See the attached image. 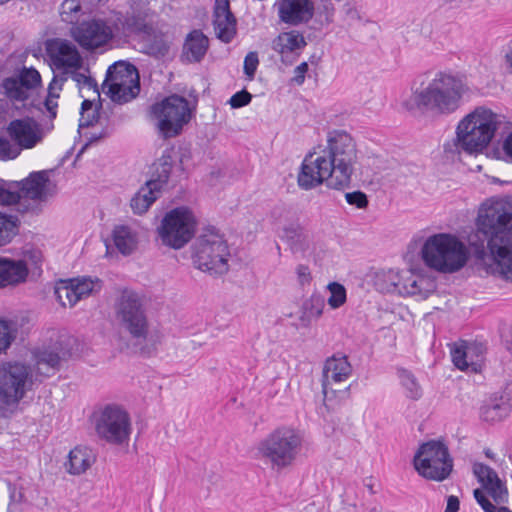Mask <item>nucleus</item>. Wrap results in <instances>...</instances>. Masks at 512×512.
Segmentation results:
<instances>
[{
	"mask_svg": "<svg viewBox=\"0 0 512 512\" xmlns=\"http://www.w3.org/2000/svg\"><path fill=\"white\" fill-rule=\"evenodd\" d=\"M103 89H107V95L114 102L126 103L131 101L140 92L138 70L128 62H115L107 70Z\"/></svg>",
	"mask_w": 512,
	"mask_h": 512,
	"instance_id": "nucleus-11",
	"label": "nucleus"
},
{
	"mask_svg": "<svg viewBox=\"0 0 512 512\" xmlns=\"http://www.w3.org/2000/svg\"><path fill=\"white\" fill-rule=\"evenodd\" d=\"M41 76L34 68H23L19 75L5 78L1 84L4 93L15 105L30 98L40 84Z\"/></svg>",
	"mask_w": 512,
	"mask_h": 512,
	"instance_id": "nucleus-19",
	"label": "nucleus"
},
{
	"mask_svg": "<svg viewBox=\"0 0 512 512\" xmlns=\"http://www.w3.org/2000/svg\"><path fill=\"white\" fill-rule=\"evenodd\" d=\"M79 94L83 99H93V101H98L100 99V92L97 82L90 77L86 81L85 85L80 86Z\"/></svg>",
	"mask_w": 512,
	"mask_h": 512,
	"instance_id": "nucleus-53",
	"label": "nucleus"
},
{
	"mask_svg": "<svg viewBox=\"0 0 512 512\" xmlns=\"http://www.w3.org/2000/svg\"><path fill=\"white\" fill-rule=\"evenodd\" d=\"M213 26L218 39L229 43L236 35L237 22L229 6V0H215Z\"/></svg>",
	"mask_w": 512,
	"mask_h": 512,
	"instance_id": "nucleus-27",
	"label": "nucleus"
},
{
	"mask_svg": "<svg viewBox=\"0 0 512 512\" xmlns=\"http://www.w3.org/2000/svg\"><path fill=\"white\" fill-rule=\"evenodd\" d=\"M46 52L53 70L65 73L82 68V56L78 48L69 40L59 38L48 40Z\"/></svg>",
	"mask_w": 512,
	"mask_h": 512,
	"instance_id": "nucleus-18",
	"label": "nucleus"
},
{
	"mask_svg": "<svg viewBox=\"0 0 512 512\" xmlns=\"http://www.w3.org/2000/svg\"><path fill=\"white\" fill-rule=\"evenodd\" d=\"M345 198L350 205H354L360 209L365 208L368 205L367 196L361 191L346 193Z\"/></svg>",
	"mask_w": 512,
	"mask_h": 512,
	"instance_id": "nucleus-55",
	"label": "nucleus"
},
{
	"mask_svg": "<svg viewBox=\"0 0 512 512\" xmlns=\"http://www.w3.org/2000/svg\"><path fill=\"white\" fill-rule=\"evenodd\" d=\"M511 411L510 396L497 391L485 398L480 407V418L487 423H497L508 417Z\"/></svg>",
	"mask_w": 512,
	"mask_h": 512,
	"instance_id": "nucleus-28",
	"label": "nucleus"
},
{
	"mask_svg": "<svg viewBox=\"0 0 512 512\" xmlns=\"http://www.w3.org/2000/svg\"><path fill=\"white\" fill-rule=\"evenodd\" d=\"M470 247L489 273L512 280V197H493L480 206Z\"/></svg>",
	"mask_w": 512,
	"mask_h": 512,
	"instance_id": "nucleus-1",
	"label": "nucleus"
},
{
	"mask_svg": "<svg viewBox=\"0 0 512 512\" xmlns=\"http://www.w3.org/2000/svg\"><path fill=\"white\" fill-rule=\"evenodd\" d=\"M505 154L512 159V132L507 136L503 143Z\"/></svg>",
	"mask_w": 512,
	"mask_h": 512,
	"instance_id": "nucleus-62",
	"label": "nucleus"
},
{
	"mask_svg": "<svg viewBox=\"0 0 512 512\" xmlns=\"http://www.w3.org/2000/svg\"><path fill=\"white\" fill-rule=\"evenodd\" d=\"M402 108L414 117L436 121L448 113V71L432 69L417 76Z\"/></svg>",
	"mask_w": 512,
	"mask_h": 512,
	"instance_id": "nucleus-3",
	"label": "nucleus"
},
{
	"mask_svg": "<svg viewBox=\"0 0 512 512\" xmlns=\"http://www.w3.org/2000/svg\"><path fill=\"white\" fill-rule=\"evenodd\" d=\"M6 131L20 152L36 147L43 139L41 125L30 117L10 121Z\"/></svg>",
	"mask_w": 512,
	"mask_h": 512,
	"instance_id": "nucleus-21",
	"label": "nucleus"
},
{
	"mask_svg": "<svg viewBox=\"0 0 512 512\" xmlns=\"http://www.w3.org/2000/svg\"><path fill=\"white\" fill-rule=\"evenodd\" d=\"M191 114L188 100L179 95L168 96L150 107V118L163 138L179 135Z\"/></svg>",
	"mask_w": 512,
	"mask_h": 512,
	"instance_id": "nucleus-7",
	"label": "nucleus"
},
{
	"mask_svg": "<svg viewBox=\"0 0 512 512\" xmlns=\"http://www.w3.org/2000/svg\"><path fill=\"white\" fill-rule=\"evenodd\" d=\"M160 192L147 182L135 193L130 200V207L134 214L142 215L159 197Z\"/></svg>",
	"mask_w": 512,
	"mask_h": 512,
	"instance_id": "nucleus-39",
	"label": "nucleus"
},
{
	"mask_svg": "<svg viewBox=\"0 0 512 512\" xmlns=\"http://www.w3.org/2000/svg\"><path fill=\"white\" fill-rule=\"evenodd\" d=\"M397 374L401 385L406 390L407 396L412 399H418L422 394V390L413 373L404 368H399Z\"/></svg>",
	"mask_w": 512,
	"mask_h": 512,
	"instance_id": "nucleus-43",
	"label": "nucleus"
},
{
	"mask_svg": "<svg viewBox=\"0 0 512 512\" xmlns=\"http://www.w3.org/2000/svg\"><path fill=\"white\" fill-rule=\"evenodd\" d=\"M355 160L352 137L344 131H333L325 146L320 145L305 156L297 177L298 185L310 190L326 182L331 188H343L350 183Z\"/></svg>",
	"mask_w": 512,
	"mask_h": 512,
	"instance_id": "nucleus-2",
	"label": "nucleus"
},
{
	"mask_svg": "<svg viewBox=\"0 0 512 512\" xmlns=\"http://www.w3.org/2000/svg\"><path fill=\"white\" fill-rule=\"evenodd\" d=\"M500 123V115L488 108L477 107L458 124L457 139L466 151H480L490 143Z\"/></svg>",
	"mask_w": 512,
	"mask_h": 512,
	"instance_id": "nucleus-5",
	"label": "nucleus"
},
{
	"mask_svg": "<svg viewBox=\"0 0 512 512\" xmlns=\"http://www.w3.org/2000/svg\"><path fill=\"white\" fill-rule=\"evenodd\" d=\"M405 279V270L382 269L374 274V286L383 293H396L402 295V286Z\"/></svg>",
	"mask_w": 512,
	"mask_h": 512,
	"instance_id": "nucleus-32",
	"label": "nucleus"
},
{
	"mask_svg": "<svg viewBox=\"0 0 512 512\" xmlns=\"http://www.w3.org/2000/svg\"><path fill=\"white\" fill-rule=\"evenodd\" d=\"M412 243L421 245L419 256L425 266L440 273L448 272V233H437L426 238L416 236Z\"/></svg>",
	"mask_w": 512,
	"mask_h": 512,
	"instance_id": "nucleus-16",
	"label": "nucleus"
},
{
	"mask_svg": "<svg viewBox=\"0 0 512 512\" xmlns=\"http://www.w3.org/2000/svg\"><path fill=\"white\" fill-rule=\"evenodd\" d=\"M112 240L116 249L123 255L132 254L138 246L137 231L129 225H117L112 232Z\"/></svg>",
	"mask_w": 512,
	"mask_h": 512,
	"instance_id": "nucleus-34",
	"label": "nucleus"
},
{
	"mask_svg": "<svg viewBox=\"0 0 512 512\" xmlns=\"http://www.w3.org/2000/svg\"><path fill=\"white\" fill-rule=\"evenodd\" d=\"M459 510V500L455 496H450V512H457Z\"/></svg>",
	"mask_w": 512,
	"mask_h": 512,
	"instance_id": "nucleus-64",
	"label": "nucleus"
},
{
	"mask_svg": "<svg viewBox=\"0 0 512 512\" xmlns=\"http://www.w3.org/2000/svg\"><path fill=\"white\" fill-rule=\"evenodd\" d=\"M474 498L484 512H512L505 506H495L489 499H487L481 490H474Z\"/></svg>",
	"mask_w": 512,
	"mask_h": 512,
	"instance_id": "nucleus-51",
	"label": "nucleus"
},
{
	"mask_svg": "<svg viewBox=\"0 0 512 512\" xmlns=\"http://www.w3.org/2000/svg\"><path fill=\"white\" fill-rule=\"evenodd\" d=\"M465 245L450 235V273L459 270L467 262Z\"/></svg>",
	"mask_w": 512,
	"mask_h": 512,
	"instance_id": "nucleus-40",
	"label": "nucleus"
},
{
	"mask_svg": "<svg viewBox=\"0 0 512 512\" xmlns=\"http://www.w3.org/2000/svg\"><path fill=\"white\" fill-rule=\"evenodd\" d=\"M17 233V219L13 216L0 214V246L5 245Z\"/></svg>",
	"mask_w": 512,
	"mask_h": 512,
	"instance_id": "nucleus-46",
	"label": "nucleus"
},
{
	"mask_svg": "<svg viewBox=\"0 0 512 512\" xmlns=\"http://www.w3.org/2000/svg\"><path fill=\"white\" fill-rule=\"evenodd\" d=\"M67 78L61 73V75H55L49 84L48 87V95L45 101V106L50 113L51 117L56 116V108L57 102L56 99L59 97V94L62 90L64 82Z\"/></svg>",
	"mask_w": 512,
	"mask_h": 512,
	"instance_id": "nucleus-41",
	"label": "nucleus"
},
{
	"mask_svg": "<svg viewBox=\"0 0 512 512\" xmlns=\"http://www.w3.org/2000/svg\"><path fill=\"white\" fill-rule=\"evenodd\" d=\"M327 290L330 293L327 303L332 309H338L346 302L347 295L345 287L338 282H331L327 285Z\"/></svg>",
	"mask_w": 512,
	"mask_h": 512,
	"instance_id": "nucleus-47",
	"label": "nucleus"
},
{
	"mask_svg": "<svg viewBox=\"0 0 512 512\" xmlns=\"http://www.w3.org/2000/svg\"><path fill=\"white\" fill-rule=\"evenodd\" d=\"M79 70L80 69H73L72 71H66L65 73H63V75L66 78L70 76L73 79V81H75L78 89H80V86L85 85L86 81L91 77L83 72H80Z\"/></svg>",
	"mask_w": 512,
	"mask_h": 512,
	"instance_id": "nucleus-59",
	"label": "nucleus"
},
{
	"mask_svg": "<svg viewBox=\"0 0 512 512\" xmlns=\"http://www.w3.org/2000/svg\"><path fill=\"white\" fill-rule=\"evenodd\" d=\"M325 301L322 296L313 294L301 305L297 319L299 327L307 328L323 314Z\"/></svg>",
	"mask_w": 512,
	"mask_h": 512,
	"instance_id": "nucleus-35",
	"label": "nucleus"
},
{
	"mask_svg": "<svg viewBox=\"0 0 512 512\" xmlns=\"http://www.w3.org/2000/svg\"><path fill=\"white\" fill-rule=\"evenodd\" d=\"M120 328L129 333L137 344L142 343L148 334V322L139 297L132 291H123L116 308Z\"/></svg>",
	"mask_w": 512,
	"mask_h": 512,
	"instance_id": "nucleus-12",
	"label": "nucleus"
},
{
	"mask_svg": "<svg viewBox=\"0 0 512 512\" xmlns=\"http://www.w3.org/2000/svg\"><path fill=\"white\" fill-rule=\"evenodd\" d=\"M94 461L95 455L90 448L77 446L70 451L66 467L70 474L80 475L86 472Z\"/></svg>",
	"mask_w": 512,
	"mask_h": 512,
	"instance_id": "nucleus-37",
	"label": "nucleus"
},
{
	"mask_svg": "<svg viewBox=\"0 0 512 512\" xmlns=\"http://www.w3.org/2000/svg\"><path fill=\"white\" fill-rule=\"evenodd\" d=\"M98 105L93 99H84L80 110L79 129L93 125L98 120Z\"/></svg>",
	"mask_w": 512,
	"mask_h": 512,
	"instance_id": "nucleus-42",
	"label": "nucleus"
},
{
	"mask_svg": "<svg viewBox=\"0 0 512 512\" xmlns=\"http://www.w3.org/2000/svg\"><path fill=\"white\" fill-rule=\"evenodd\" d=\"M16 189L22 198L43 202L56 193V185L50 180L47 171H38L31 173L22 180Z\"/></svg>",
	"mask_w": 512,
	"mask_h": 512,
	"instance_id": "nucleus-22",
	"label": "nucleus"
},
{
	"mask_svg": "<svg viewBox=\"0 0 512 512\" xmlns=\"http://www.w3.org/2000/svg\"><path fill=\"white\" fill-rule=\"evenodd\" d=\"M101 289V281L98 278L77 277L60 280L55 286V295L63 306H74Z\"/></svg>",
	"mask_w": 512,
	"mask_h": 512,
	"instance_id": "nucleus-17",
	"label": "nucleus"
},
{
	"mask_svg": "<svg viewBox=\"0 0 512 512\" xmlns=\"http://www.w3.org/2000/svg\"><path fill=\"white\" fill-rule=\"evenodd\" d=\"M296 275L298 282L302 286L309 284L312 280L311 270L307 265L304 264H299L296 267Z\"/></svg>",
	"mask_w": 512,
	"mask_h": 512,
	"instance_id": "nucleus-57",
	"label": "nucleus"
},
{
	"mask_svg": "<svg viewBox=\"0 0 512 512\" xmlns=\"http://www.w3.org/2000/svg\"><path fill=\"white\" fill-rule=\"evenodd\" d=\"M352 374V366L346 356H332L325 361L322 373L324 403L329 406L334 399L348 395L347 380Z\"/></svg>",
	"mask_w": 512,
	"mask_h": 512,
	"instance_id": "nucleus-15",
	"label": "nucleus"
},
{
	"mask_svg": "<svg viewBox=\"0 0 512 512\" xmlns=\"http://www.w3.org/2000/svg\"><path fill=\"white\" fill-rule=\"evenodd\" d=\"M324 15L327 21H332V17L334 15L335 8L331 0H322L321 5L318 7Z\"/></svg>",
	"mask_w": 512,
	"mask_h": 512,
	"instance_id": "nucleus-61",
	"label": "nucleus"
},
{
	"mask_svg": "<svg viewBox=\"0 0 512 512\" xmlns=\"http://www.w3.org/2000/svg\"><path fill=\"white\" fill-rule=\"evenodd\" d=\"M32 371L21 362H5L0 365V402L6 406L19 403L31 383Z\"/></svg>",
	"mask_w": 512,
	"mask_h": 512,
	"instance_id": "nucleus-14",
	"label": "nucleus"
},
{
	"mask_svg": "<svg viewBox=\"0 0 512 512\" xmlns=\"http://www.w3.org/2000/svg\"><path fill=\"white\" fill-rule=\"evenodd\" d=\"M448 449L442 441L423 443L414 455L413 464L420 476L433 481H442L448 476Z\"/></svg>",
	"mask_w": 512,
	"mask_h": 512,
	"instance_id": "nucleus-13",
	"label": "nucleus"
},
{
	"mask_svg": "<svg viewBox=\"0 0 512 512\" xmlns=\"http://www.w3.org/2000/svg\"><path fill=\"white\" fill-rule=\"evenodd\" d=\"M307 43L304 35L297 30L279 33L271 42L282 63L292 64L301 54Z\"/></svg>",
	"mask_w": 512,
	"mask_h": 512,
	"instance_id": "nucleus-24",
	"label": "nucleus"
},
{
	"mask_svg": "<svg viewBox=\"0 0 512 512\" xmlns=\"http://www.w3.org/2000/svg\"><path fill=\"white\" fill-rule=\"evenodd\" d=\"M21 200L19 191L16 186L0 185V205H12Z\"/></svg>",
	"mask_w": 512,
	"mask_h": 512,
	"instance_id": "nucleus-50",
	"label": "nucleus"
},
{
	"mask_svg": "<svg viewBox=\"0 0 512 512\" xmlns=\"http://www.w3.org/2000/svg\"><path fill=\"white\" fill-rule=\"evenodd\" d=\"M17 336L16 323L0 319V354L5 353Z\"/></svg>",
	"mask_w": 512,
	"mask_h": 512,
	"instance_id": "nucleus-44",
	"label": "nucleus"
},
{
	"mask_svg": "<svg viewBox=\"0 0 512 512\" xmlns=\"http://www.w3.org/2000/svg\"><path fill=\"white\" fill-rule=\"evenodd\" d=\"M117 31L115 19L94 17L73 24L70 36L82 49L95 52L109 46Z\"/></svg>",
	"mask_w": 512,
	"mask_h": 512,
	"instance_id": "nucleus-10",
	"label": "nucleus"
},
{
	"mask_svg": "<svg viewBox=\"0 0 512 512\" xmlns=\"http://www.w3.org/2000/svg\"><path fill=\"white\" fill-rule=\"evenodd\" d=\"M435 290L436 282L433 278L418 273L413 269L405 270L402 296H416L420 299H425Z\"/></svg>",
	"mask_w": 512,
	"mask_h": 512,
	"instance_id": "nucleus-31",
	"label": "nucleus"
},
{
	"mask_svg": "<svg viewBox=\"0 0 512 512\" xmlns=\"http://www.w3.org/2000/svg\"><path fill=\"white\" fill-rule=\"evenodd\" d=\"M79 70L80 69H73L72 71H66L65 73H63V75L66 78L70 76L73 79V81H75L78 89H80V86L85 85L86 81L91 77L83 72H80Z\"/></svg>",
	"mask_w": 512,
	"mask_h": 512,
	"instance_id": "nucleus-60",
	"label": "nucleus"
},
{
	"mask_svg": "<svg viewBox=\"0 0 512 512\" xmlns=\"http://www.w3.org/2000/svg\"><path fill=\"white\" fill-rule=\"evenodd\" d=\"M132 30L145 43L147 53L152 55H164L168 51L169 46L165 34L156 30L151 24L143 21H135Z\"/></svg>",
	"mask_w": 512,
	"mask_h": 512,
	"instance_id": "nucleus-30",
	"label": "nucleus"
},
{
	"mask_svg": "<svg viewBox=\"0 0 512 512\" xmlns=\"http://www.w3.org/2000/svg\"><path fill=\"white\" fill-rule=\"evenodd\" d=\"M56 339L46 345L43 344L32 350L33 367L37 375L48 377L58 369L60 364V352L62 351V342L55 332Z\"/></svg>",
	"mask_w": 512,
	"mask_h": 512,
	"instance_id": "nucleus-23",
	"label": "nucleus"
},
{
	"mask_svg": "<svg viewBox=\"0 0 512 512\" xmlns=\"http://www.w3.org/2000/svg\"><path fill=\"white\" fill-rule=\"evenodd\" d=\"M308 71L307 62H302L294 68L293 77L291 81L296 85H302L305 81V75Z\"/></svg>",
	"mask_w": 512,
	"mask_h": 512,
	"instance_id": "nucleus-58",
	"label": "nucleus"
},
{
	"mask_svg": "<svg viewBox=\"0 0 512 512\" xmlns=\"http://www.w3.org/2000/svg\"><path fill=\"white\" fill-rule=\"evenodd\" d=\"M452 362L461 371L478 372L483 359V347L477 343L461 341L451 352Z\"/></svg>",
	"mask_w": 512,
	"mask_h": 512,
	"instance_id": "nucleus-26",
	"label": "nucleus"
},
{
	"mask_svg": "<svg viewBox=\"0 0 512 512\" xmlns=\"http://www.w3.org/2000/svg\"><path fill=\"white\" fill-rule=\"evenodd\" d=\"M274 7L280 21L289 25L308 22L314 12L311 0H277Z\"/></svg>",
	"mask_w": 512,
	"mask_h": 512,
	"instance_id": "nucleus-25",
	"label": "nucleus"
},
{
	"mask_svg": "<svg viewBox=\"0 0 512 512\" xmlns=\"http://www.w3.org/2000/svg\"><path fill=\"white\" fill-rule=\"evenodd\" d=\"M89 9L88 5H84V0H65L61 5L60 14L63 21L73 24L80 11Z\"/></svg>",
	"mask_w": 512,
	"mask_h": 512,
	"instance_id": "nucleus-45",
	"label": "nucleus"
},
{
	"mask_svg": "<svg viewBox=\"0 0 512 512\" xmlns=\"http://www.w3.org/2000/svg\"><path fill=\"white\" fill-rule=\"evenodd\" d=\"M230 250L224 237L214 229L203 231L192 245L194 266L211 275L228 271Z\"/></svg>",
	"mask_w": 512,
	"mask_h": 512,
	"instance_id": "nucleus-6",
	"label": "nucleus"
},
{
	"mask_svg": "<svg viewBox=\"0 0 512 512\" xmlns=\"http://www.w3.org/2000/svg\"><path fill=\"white\" fill-rule=\"evenodd\" d=\"M172 164V157L169 154H163L152 164L151 176L146 182L152 187L157 188V191L161 193L163 186L167 184L169 180Z\"/></svg>",
	"mask_w": 512,
	"mask_h": 512,
	"instance_id": "nucleus-38",
	"label": "nucleus"
},
{
	"mask_svg": "<svg viewBox=\"0 0 512 512\" xmlns=\"http://www.w3.org/2000/svg\"><path fill=\"white\" fill-rule=\"evenodd\" d=\"M304 441L303 432L291 425H279L267 433L255 446L258 459L273 469L290 467L298 458Z\"/></svg>",
	"mask_w": 512,
	"mask_h": 512,
	"instance_id": "nucleus-4",
	"label": "nucleus"
},
{
	"mask_svg": "<svg viewBox=\"0 0 512 512\" xmlns=\"http://www.w3.org/2000/svg\"><path fill=\"white\" fill-rule=\"evenodd\" d=\"M343 10H344V13L349 17V18H356L358 16V13H357V10L355 9L354 6H352L351 4L347 3L343 6Z\"/></svg>",
	"mask_w": 512,
	"mask_h": 512,
	"instance_id": "nucleus-63",
	"label": "nucleus"
},
{
	"mask_svg": "<svg viewBox=\"0 0 512 512\" xmlns=\"http://www.w3.org/2000/svg\"><path fill=\"white\" fill-rule=\"evenodd\" d=\"M259 64L258 55L256 52H249L244 59V73L249 79H253Z\"/></svg>",
	"mask_w": 512,
	"mask_h": 512,
	"instance_id": "nucleus-54",
	"label": "nucleus"
},
{
	"mask_svg": "<svg viewBox=\"0 0 512 512\" xmlns=\"http://www.w3.org/2000/svg\"><path fill=\"white\" fill-rule=\"evenodd\" d=\"M473 474L480 483L483 495L488 499L486 494L490 496L495 506H504L508 502V489L505 481L489 466L475 462L472 467Z\"/></svg>",
	"mask_w": 512,
	"mask_h": 512,
	"instance_id": "nucleus-20",
	"label": "nucleus"
},
{
	"mask_svg": "<svg viewBox=\"0 0 512 512\" xmlns=\"http://www.w3.org/2000/svg\"><path fill=\"white\" fill-rule=\"evenodd\" d=\"M132 430L128 411L116 404L106 405L95 418L97 436L110 445L128 446Z\"/></svg>",
	"mask_w": 512,
	"mask_h": 512,
	"instance_id": "nucleus-8",
	"label": "nucleus"
},
{
	"mask_svg": "<svg viewBox=\"0 0 512 512\" xmlns=\"http://www.w3.org/2000/svg\"><path fill=\"white\" fill-rule=\"evenodd\" d=\"M252 96L246 90L235 93L229 100L232 108H240L248 105L251 102Z\"/></svg>",
	"mask_w": 512,
	"mask_h": 512,
	"instance_id": "nucleus-56",
	"label": "nucleus"
},
{
	"mask_svg": "<svg viewBox=\"0 0 512 512\" xmlns=\"http://www.w3.org/2000/svg\"><path fill=\"white\" fill-rule=\"evenodd\" d=\"M197 219L194 212L185 206L168 211L161 221L158 234L162 243L173 249L183 248L194 236Z\"/></svg>",
	"mask_w": 512,
	"mask_h": 512,
	"instance_id": "nucleus-9",
	"label": "nucleus"
},
{
	"mask_svg": "<svg viewBox=\"0 0 512 512\" xmlns=\"http://www.w3.org/2000/svg\"><path fill=\"white\" fill-rule=\"evenodd\" d=\"M208 38L198 30L188 34L184 46L183 57L189 62H199L207 52Z\"/></svg>",
	"mask_w": 512,
	"mask_h": 512,
	"instance_id": "nucleus-36",
	"label": "nucleus"
},
{
	"mask_svg": "<svg viewBox=\"0 0 512 512\" xmlns=\"http://www.w3.org/2000/svg\"><path fill=\"white\" fill-rule=\"evenodd\" d=\"M20 155V148L14 144L11 138L0 135V160H14Z\"/></svg>",
	"mask_w": 512,
	"mask_h": 512,
	"instance_id": "nucleus-49",
	"label": "nucleus"
},
{
	"mask_svg": "<svg viewBox=\"0 0 512 512\" xmlns=\"http://www.w3.org/2000/svg\"><path fill=\"white\" fill-rule=\"evenodd\" d=\"M283 239L294 255L302 258L315 256V243L309 233L302 227L290 225L284 228Z\"/></svg>",
	"mask_w": 512,
	"mask_h": 512,
	"instance_id": "nucleus-29",
	"label": "nucleus"
},
{
	"mask_svg": "<svg viewBox=\"0 0 512 512\" xmlns=\"http://www.w3.org/2000/svg\"><path fill=\"white\" fill-rule=\"evenodd\" d=\"M467 92V85L461 77L450 76V109L458 107Z\"/></svg>",
	"mask_w": 512,
	"mask_h": 512,
	"instance_id": "nucleus-48",
	"label": "nucleus"
},
{
	"mask_svg": "<svg viewBox=\"0 0 512 512\" xmlns=\"http://www.w3.org/2000/svg\"><path fill=\"white\" fill-rule=\"evenodd\" d=\"M42 260L41 251L33 247H25L22 252V258L15 260L16 262L24 263L29 271V266H37Z\"/></svg>",
	"mask_w": 512,
	"mask_h": 512,
	"instance_id": "nucleus-52",
	"label": "nucleus"
},
{
	"mask_svg": "<svg viewBox=\"0 0 512 512\" xmlns=\"http://www.w3.org/2000/svg\"><path fill=\"white\" fill-rule=\"evenodd\" d=\"M27 275L28 270L24 263L0 257V288L21 283Z\"/></svg>",
	"mask_w": 512,
	"mask_h": 512,
	"instance_id": "nucleus-33",
	"label": "nucleus"
}]
</instances>
